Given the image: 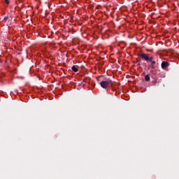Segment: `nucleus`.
<instances>
[{
	"instance_id": "9d476101",
	"label": "nucleus",
	"mask_w": 179,
	"mask_h": 179,
	"mask_svg": "<svg viewBox=\"0 0 179 179\" xmlns=\"http://www.w3.org/2000/svg\"><path fill=\"white\" fill-rule=\"evenodd\" d=\"M8 20V17H4L3 22H6Z\"/></svg>"
},
{
	"instance_id": "39448f33",
	"label": "nucleus",
	"mask_w": 179,
	"mask_h": 179,
	"mask_svg": "<svg viewBox=\"0 0 179 179\" xmlns=\"http://www.w3.org/2000/svg\"><path fill=\"white\" fill-rule=\"evenodd\" d=\"M71 69L73 72H78V67H76V66H73L71 67Z\"/></svg>"
},
{
	"instance_id": "f257e3e1",
	"label": "nucleus",
	"mask_w": 179,
	"mask_h": 179,
	"mask_svg": "<svg viewBox=\"0 0 179 179\" xmlns=\"http://www.w3.org/2000/svg\"><path fill=\"white\" fill-rule=\"evenodd\" d=\"M113 83V81L110 78H104L101 82L100 83L101 87H103V89H107L108 87H110V85Z\"/></svg>"
},
{
	"instance_id": "f8f14e48",
	"label": "nucleus",
	"mask_w": 179,
	"mask_h": 179,
	"mask_svg": "<svg viewBox=\"0 0 179 179\" xmlns=\"http://www.w3.org/2000/svg\"><path fill=\"white\" fill-rule=\"evenodd\" d=\"M99 78H103V76H100Z\"/></svg>"
},
{
	"instance_id": "4468645a",
	"label": "nucleus",
	"mask_w": 179,
	"mask_h": 179,
	"mask_svg": "<svg viewBox=\"0 0 179 179\" xmlns=\"http://www.w3.org/2000/svg\"><path fill=\"white\" fill-rule=\"evenodd\" d=\"M97 80H99V77L97 78Z\"/></svg>"
},
{
	"instance_id": "1a4fd4ad",
	"label": "nucleus",
	"mask_w": 179,
	"mask_h": 179,
	"mask_svg": "<svg viewBox=\"0 0 179 179\" xmlns=\"http://www.w3.org/2000/svg\"><path fill=\"white\" fill-rule=\"evenodd\" d=\"M147 52H153V49L151 50H146Z\"/></svg>"
},
{
	"instance_id": "423d86ee",
	"label": "nucleus",
	"mask_w": 179,
	"mask_h": 179,
	"mask_svg": "<svg viewBox=\"0 0 179 179\" xmlns=\"http://www.w3.org/2000/svg\"><path fill=\"white\" fill-rule=\"evenodd\" d=\"M145 80L146 82H149V80H150V76H149V74H148V75H146V76H145Z\"/></svg>"
},
{
	"instance_id": "9b49d317",
	"label": "nucleus",
	"mask_w": 179,
	"mask_h": 179,
	"mask_svg": "<svg viewBox=\"0 0 179 179\" xmlns=\"http://www.w3.org/2000/svg\"><path fill=\"white\" fill-rule=\"evenodd\" d=\"M4 1H5L6 3V5H9V0H4Z\"/></svg>"
},
{
	"instance_id": "7ed1b4c3",
	"label": "nucleus",
	"mask_w": 179,
	"mask_h": 179,
	"mask_svg": "<svg viewBox=\"0 0 179 179\" xmlns=\"http://www.w3.org/2000/svg\"><path fill=\"white\" fill-rule=\"evenodd\" d=\"M169 62H166V61H164L162 62L161 64V67L163 69H166V68H169Z\"/></svg>"
},
{
	"instance_id": "6e6552de",
	"label": "nucleus",
	"mask_w": 179,
	"mask_h": 179,
	"mask_svg": "<svg viewBox=\"0 0 179 179\" xmlns=\"http://www.w3.org/2000/svg\"><path fill=\"white\" fill-rule=\"evenodd\" d=\"M152 61H153V57L148 56V62H151Z\"/></svg>"
},
{
	"instance_id": "0eeeda50",
	"label": "nucleus",
	"mask_w": 179,
	"mask_h": 179,
	"mask_svg": "<svg viewBox=\"0 0 179 179\" xmlns=\"http://www.w3.org/2000/svg\"><path fill=\"white\" fill-rule=\"evenodd\" d=\"M85 83H86V80H83V82L78 85L79 87L84 86Z\"/></svg>"
},
{
	"instance_id": "f03ea898",
	"label": "nucleus",
	"mask_w": 179,
	"mask_h": 179,
	"mask_svg": "<svg viewBox=\"0 0 179 179\" xmlns=\"http://www.w3.org/2000/svg\"><path fill=\"white\" fill-rule=\"evenodd\" d=\"M139 57H141V59H144V61H146L147 62H148L149 54L141 53L139 55Z\"/></svg>"
},
{
	"instance_id": "20e7f679",
	"label": "nucleus",
	"mask_w": 179,
	"mask_h": 179,
	"mask_svg": "<svg viewBox=\"0 0 179 179\" xmlns=\"http://www.w3.org/2000/svg\"><path fill=\"white\" fill-rule=\"evenodd\" d=\"M156 61L152 60L150 62V64H149V68H152V69H156Z\"/></svg>"
},
{
	"instance_id": "ddd939ff",
	"label": "nucleus",
	"mask_w": 179,
	"mask_h": 179,
	"mask_svg": "<svg viewBox=\"0 0 179 179\" xmlns=\"http://www.w3.org/2000/svg\"><path fill=\"white\" fill-rule=\"evenodd\" d=\"M155 83H157V80H155Z\"/></svg>"
}]
</instances>
